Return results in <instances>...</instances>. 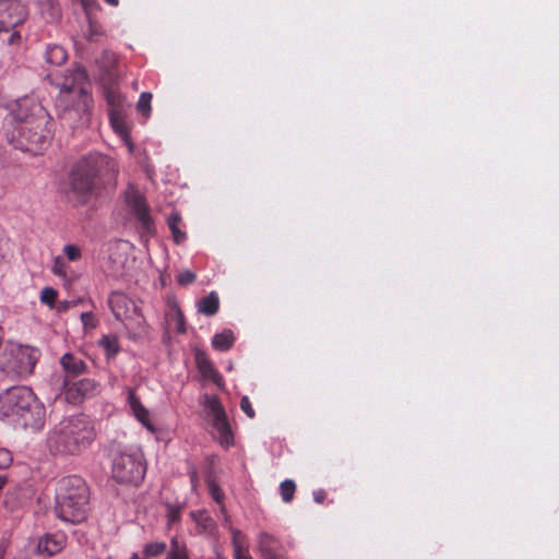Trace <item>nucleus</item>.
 <instances>
[{
	"label": "nucleus",
	"instance_id": "5fc2aeb1",
	"mask_svg": "<svg viewBox=\"0 0 559 559\" xmlns=\"http://www.w3.org/2000/svg\"><path fill=\"white\" fill-rule=\"evenodd\" d=\"M209 559H225V558H223L222 556H219V555L217 554L215 557H212V558H209Z\"/></svg>",
	"mask_w": 559,
	"mask_h": 559
},
{
	"label": "nucleus",
	"instance_id": "de8ad7c7",
	"mask_svg": "<svg viewBox=\"0 0 559 559\" xmlns=\"http://www.w3.org/2000/svg\"><path fill=\"white\" fill-rule=\"evenodd\" d=\"M85 10L91 9L95 4V0H80Z\"/></svg>",
	"mask_w": 559,
	"mask_h": 559
},
{
	"label": "nucleus",
	"instance_id": "a878e982",
	"mask_svg": "<svg viewBox=\"0 0 559 559\" xmlns=\"http://www.w3.org/2000/svg\"><path fill=\"white\" fill-rule=\"evenodd\" d=\"M116 250H118V248H116ZM109 259L111 262V273L115 276L122 275L124 271L126 259H123V257L119 254L117 251L112 252Z\"/></svg>",
	"mask_w": 559,
	"mask_h": 559
},
{
	"label": "nucleus",
	"instance_id": "ea45409f",
	"mask_svg": "<svg viewBox=\"0 0 559 559\" xmlns=\"http://www.w3.org/2000/svg\"><path fill=\"white\" fill-rule=\"evenodd\" d=\"M166 507H167V518H168L169 523H175V522L179 521L181 508L177 507V506H173L170 503H166Z\"/></svg>",
	"mask_w": 559,
	"mask_h": 559
},
{
	"label": "nucleus",
	"instance_id": "864d4df0",
	"mask_svg": "<svg viewBox=\"0 0 559 559\" xmlns=\"http://www.w3.org/2000/svg\"><path fill=\"white\" fill-rule=\"evenodd\" d=\"M110 5H117L119 3V0H105Z\"/></svg>",
	"mask_w": 559,
	"mask_h": 559
},
{
	"label": "nucleus",
	"instance_id": "58836bf2",
	"mask_svg": "<svg viewBox=\"0 0 559 559\" xmlns=\"http://www.w3.org/2000/svg\"><path fill=\"white\" fill-rule=\"evenodd\" d=\"M13 462V456L8 449L0 448V469L9 467Z\"/></svg>",
	"mask_w": 559,
	"mask_h": 559
},
{
	"label": "nucleus",
	"instance_id": "412c9836",
	"mask_svg": "<svg viewBox=\"0 0 559 559\" xmlns=\"http://www.w3.org/2000/svg\"><path fill=\"white\" fill-rule=\"evenodd\" d=\"M129 403L136 418L148 429L153 430L148 420L147 409L141 404L140 400L136 397L132 390L129 393Z\"/></svg>",
	"mask_w": 559,
	"mask_h": 559
},
{
	"label": "nucleus",
	"instance_id": "37998d69",
	"mask_svg": "<svg viewBox=\"0 0 559 559\" xmlns=\"http://www.w3.org/2000/svg\"><path fill=\"white\" fill-rule=\"evenodd\" d=\"M52 272L57 275L64 276V262L60 257H57L53 262Z\"/></svg>",
	"mask_w": 559,
	"mask_h": 559
},
{
	"label": "nucleus",
	"instance_id": "39448f33",
	"mask_svg": "<svg viewBox=\"0 0 559 559\" xmlns=\"http://www.w3.org/2000/svg\"><path fill=\"white\" fill-rule=\"evenodd\" d=\"M88 488L80 476L63 477L56 489V511L58 516L70 523H80L86 516Z\"/></svg>",
	"mask_w": 559,
	"mask_h": 559
},
{
	"label": "nucleus",
	"instance_id": "4be33fe9",
	"mask_svg": "<svg viewBox=\"0 0 559 559\" xmlns=\"http://www.w3.org/2000/svg\"><path fill=\"white\" fill-rule=\"evenodd\" d=\"M45 59L47 63L59 67L66 62L67 52L63 47L53 45L47 48Z\"/></svg>",
	"mask_w": 559,
	"mask_h": 559
},
{
	"label": "nucleus",
	"instance_id": "a211bd4d",
	"mask_svg": "<svg viewBox=\"0 0 559 559\" xmlns=\"http://www.w3.org/2000/svg\"><path fill=\"white\" fill-rule=\"evenodd\" d=\"M36 4L47 22H55L60 16V10L55 0H29Z\"/></svg>",
	"mask_w": 559,
	"mask_h": 559
},
{
	"label": "nucleus",
	"instance_id": "473e14b6",
	"mask_svg": "<svg viewBox=\"0 0 559 559\" xmlns=\"http://www.w3.org/2000/svg\"><path fill=\"white\" fill-rule=\"evenodd\" d=\"M98 62L106 72H109L116 66L117 57L114 52L105 50Z\"/></svg>",
	"mask_w": 559,
	"mask_h": 559
},
{
	"label": "nucleus",
	"instance_id": "f257e3e1",
	"mask_svg": "<svg viewBox=\"0 0 559 559\" xmlns=\"http://www.w3.org/2000/svg\"><path fill=\"white\" fill-rule=\"evenodd\" d=\"M11 115L14 124L7 136L12 145L33 154L47 145L51 134L50 116L36 98L25 96L17 99L11 108Z\"/></svg>",
	"mask_w": 559,
	"mask_h": 559
},
{
	"label": "nucleus",
	"instance_id": "f03ea898",
	"mask_svg": "<svg viewBox=\"0 0 559 559\" xmlns=\"http://www.w3.org/2000/svg\"><path fill=\"white\" fill-rule=\"evenodd\" d=\"M116 173L114 159L99 153L90 154L73 165L62 193L72 205H84L98 193L105 179L114 178Z\"/></svg>",
	"mask_w": 559,
	"mask_h": 559
},
{
	"label": "nucleus",
	"instance_id": "e433bc0d",
	"mask_svg": "<svg viewBox=\"0 0 559 559\" xmlns=\"http://www.w3.org/2000/svg\"><path fill=\"white\" fill-rule=\"evenodd\" d=\"M63 252L70 261H78L82 255L81 249L75 245H67Z\"/></svg>",
	"mask_w": 559,
	"mask_h": 559
},
{
	"label": "nucleus",
	"instance_id": "4c0bfd02",
	"mask_svg": "<svg viewBox=\"0 0 559 559\" xmlns=\"http://www.w3.org/2000/svg\"><path fill=\"white\" fill-rule=\"evenodd\" d=\"M195 277H197L195 273H193L192 271L186 270L177 276V282L179 285L186 286V285L193 283L195 281Z\"/></svg>",
	"mask_w": 559,
	"mask_h": 559
},
{
	"label": "nucleus",
	"instance_id": "f704fd0d",
	"mask_svg": "<svg viewBox=\"0 0 559 559\" xmlns=\"http://www.w3.org/2000/svg\"><path fill=\"white\" fill-rule=\"evenodd\" d=\"M57 299V290L51 287H45L40 293V301L52 308Z\"/></svg>",
	"mask_w": 559,
	"mask_h": 559
},
{
	"label": "nucleus",
	"instance_id": "393cba45",
	"mask_svg": "<svg viewBox=\"0 0 559 559\" xmlns=\"http://www.w3.org/2000/svg\"><path fill=\"white\" fill-rule=\"evenodd\" d=\"M106 99L109 106V112H124V98L118 92L114 90L107 91Z\"/></svg>",
	"mask_w": 559,
	"mask_h": 559
},
{
	"label": "nucleus",
	"instance_id": "49530a36",
	"mask_svg": "<svg viewBox=\"0 0 559 559\" xmlns=\"http://www.w3.org/2000/svg\"><path fill=\"white\" fill-rule=\"evenodd\" d=\"M190 477H191V483H192V486L193 488L197 486V478H198V475H197V471L194 467H192L190 469Z\"/></svg>",
	"mask_w": 559,
	"mask_h": 559
},
{
	"label": "nucleus",
	"instance_id": "a19ab883",
	"mask_svg": "<svg viewBox=\"0 0 559 559\" xmlns=\"http://www.w3.org/2000/svg\"><path fill=\"white\" fill-rule=\"evenodd\" d=\"M240 407L242 409V412L249 417V418H253L255 416V413L252 408V405L248 399V396H243L240 401Z\"/></svg>",
	"mask_w": 559,
	"mask_h": 559
},
{
	"label": "nucleus",
	"instance_id": "c03bdc74",
	"mask_svg": "<svg viewBox=\"0 0 559 559\" xmlns=\"http://www.w3.org/2000/svg\"><path fill=\"white\" fill-rule=\"evenodd\" d=\"M76 71H84V70H83V69H81V68H75V69H73L72 71H70V72H69V74L64 75V79H63L62 83L68 82V83H70V84H71V83L73 84V83H74V82H73V81H74V80H73V79H74V73H75ZM60 84H61V82H60V83H58V85H59V86H60Z\"/></svg>",
	"mask_w": 559,
	"mask_h": 559
},
{
	"label": "nucleus",
	"instance_id": "6e6552de",
	"mask_svg": "<svg viewBox=\"0 0 559 559\" xmlns=\"http://www.w3.org/2000/svg\"><path fill=\"white\" fill-rule=\"evenodd\" d=\"M36 361L34 349L11 344L0 355V369L11 378H24L33 372Z\"/></svg>",
	"mask_w": 559,
	"mask_h": 559
},
{
	"label": "nucleus",
	"instance_id": "6ab92c4d",
	"mask_svg": "<svg viewBox=\"0 0 559 559\" xmlns=\"http://www.w3.org/2000/svg\"><path fill=\"white\" fill-rule=\"evenodd\" d=\"M219 299L215 292H211L206 297L198 301V311L204 316H213L217 312Z\"/></svg>",
	"mask_w": 559,
	"mask_h": 559
},
{
	"label": "nucleus",
	"instance_id": "9b49d317",
	"mask_svg": "<svg viewBox=\"0 0 559 559\" xmlns=\"http://www.w3.org/2000/svg\"><path fill=\"white\" fill-rule=\"evenodd\" d=\"M124 201L128 211L136 217L147 233H151L153 219L144 195L134 186L129 185L124 192Z\"/></svg>",
	"mask_w": 559,
	"mask_h": 559
},
{
	"label": "nucleus",
	"instance_id": "aec40b11",
	"mask_svg": "<svg viewBox=\"0 0 559 559\" xmlns=\"http://www.w3.org/2000/svg\"><path fill=\"white\" fill-rule=\"evenodd\" d=\"M166 321L168 325L175 326L178 333L183 334L186 332V323L185 317L177 304H173L169 308L168 313L166 314Z\"/></svg>",
	"mask_w": 559,
	"mask_h": 559
},
{
	"label": "nucleus",
	"instance_id": "6e6d98bb",
	"mask_svg": "<svg viewBox=\"0 0 559 559\" xmlns=\"http://www.w3.org/2000/svg\"><path fill=\"white\" fill-rule=\"evenodd\" d=\"M132 558H133V559H138V555H136V554H133Z\"/></svg>",
	"mask_w": 559,
	"mask_h": 559
},
{
	"label": "nucleus",
	"instance_id": "f3484780",
	"mask_svg": "<svg viewBox=\"0 0 559 559\" xmlns=\"http://www.w3.org/2000/svg\"><path fill=\"white\" fill-rule=\"evenodd\" d=\"M276 540L266 534L259 536V550L263 559H286L276 551Z\"/></svg>",
	"mask_w": 559,
	"mask_h": 559
},
{
	"label": "nucleus",
	"instance_id": "603ef678",
	"mask_svg": "<svg viewBox=\"0 0 559 559\" xmlns=\"http://www.w3.org/2000/svg\"><path fill=\"white\" fill-rule=\"evenodd\" d=\"M16 38H20L19 34H17V33H12V34H11V36H10L9 41H10V43H14V40H15Z\"/></svg>",
	"mask_w": 559,
	"mask_h": 559
},
{
	"label": "nucleus",
	"instance_id": "ddd939ff",
	"mask_svg": "<svg viewBox=\"0 0 559 559\" xmlns=\"http://www.w3.org/2000/svg\"><path fill=\"white\" fill-rule=\"evenodd\" d=\"M64 400L70 404H79L83 399L92 394L96 389V382L91 379H82L70 383L66 378L63 381Z\"/></svg>",
	"mask_w": 559,
	"mask_h": 559
},
{
	"label": "nucleus",
	"instance_id": "b1692460",
	"mask_svg": "<svg viewBox=\"0 0 559 559\" xmlns=\"http://www.w3.org/2000/svg\"><path fill=\"white\" fill-rule=\"evenodd\" d=\"M235 341L231 331H223L222 333L215 334L212 340V345L218 350H228Z\"/></svg>",
	"mask_w": 559,
	"mask_h": 559
},
{
	"label": "nucleus",
	"instance_id": "bb28decb",
	"mask_svg": "<svg viewBox=\"0 0 559 559\" xmlns=\"http://www.w3.org/2000/svg\"><path fill=\"white\" fill-rule=\"evenodd\" d=\"M180 222V216L178 214H173L168 217V226L173 233L174 240L176 243H180L186 235L178 228V224Z\"/></svg>",
	"mask_w": 559,
	"mask_h": 559
},
{
	"label": "nucleus",
	"instance_id": "79ce46f5",
	"mask_svg": "<svg viewBox=\"0 0 559 559\" xmlns=\"http://www.w3.org/2000/svg\"><path fill=\"white\" fill-rule=\"evenodd\" d=\"M81 321L85 328L94 329L96 326V322L92 312H83L81 314Z\"/></svg>",
	"mask_w": 559,
	"mask_h": 559
},
{
	"label": "nucleus",
	"instance_id": "c756f323",
	"mask_svg": "<svg viewBox=\"0 0 559 559\" xmlns=\"http://www.w3.org/2000/svg\"><path fill=\"white\" fill-rule=\"evenodd\" d=\"M152 94L144 92L140 95L136 104V109L145 117L150 116L151 112Z\"/></svg>",
	"mask_w": 559,
	"mask_h": 559
},
{
	"label": "nucleus",
	"instance_id": "7ed1b4c3",
	"mask_svg": "<svg viewBox=\"0 0 559 559\" xmlns=\"http://www.w3.org/2000/svg\"><path fill=\"white\" fill-rule=\"evenodd\" d=\"M74 83L60 84L59 118L72 128L86 127L91 121L92 96L85 71L74 73Z\"/></svg>",
	"mask_w": 559,
	"mask_h": 559
},
{
	"label": "nucleus",
	"instance_id": "8fccbe9b",
	"mask_svg": "<svg viewBox=\"0 0 559 559\" xmlns=\"http://www.w3.org/2000/svg\"><path fill=\"white\" fill-rule=\"evenodd\" d=\"M74 305L72 301H64L60 305V309L67 310L70 306Z\"/></svg>",
	"mask_w": 559,
	"mask_h": 559
},
{
	"label": "nucleus",
	"instance_id": "f8f14e48",
	"mask_svg": "<svg viewBox=\"0 0 559 559\" xmlns=\"http://www.w3.org/2000/svg\"><path fill=\"white\" fill-rule=\"evenodd\" d=\"M25 16V8L19 0H0V32L12 31Z\"/></svg>",
	"mask_w": 559,
	"mask_h": 559
},
{
	"label": "nucleus",
	"instance_id": "09e8293b",
	"mask_svg": "<svg viewBox=\"0 0 559 559\" xmlns=\"http://www.w3.org/2000/svg\"><path fill=\"white\" fill-rule=\"evenodd\" d=\"M234 556L235 559H252V557L247 551Z\"/></svg>",
	"mask_w": 559,
	"mask_h": 559
},
{
	"label": "nucleus",
	"instance_id": "20e7f679",
	"mask_svg": "<svg viewBox=\"0 0 559 559\" xmlns=\"http://www.w3.org/2000/svg\"><path fill=\"white\" fill-rule=\"evenodd\" d=\"M95 438L94 428L83 417L62 420L48 438L52 454L76 455L87 449Z\"/></svg>",
	"mask_w": 559,
	"mask_h": 559
},
{
	"label": "nucleus",
	"instance_id": "5701e85b",
	"mask_svg": "<svg viewBox=\"0 0 559 559\" xmlns=\"http://www.w3.org/2000/svg\"><path fill=\"white\" fill-rule=\"evenodd\" d=\"M109 120L112 129L121 136L123 141H129V131L124 122L123 112H109Z\"/></svg>",
	"mask_w": 559,
	"mask_h": 559
},
{
	"label": "nucleus",
	"instance_id": "72a5a7b5",
	"mask_svg": "<svg viewBox=\"0 0 559 559\" xmlns=\"http://www.w3.org/2000/svg\"><path fill=\"white\" fill-rule=\"evenodd\" d=\"M99 343L108 354H117L119 350L118 340L115 336L105 335Z\"/></svg>",
	"mask_w": 559,
	"mask_h": 559
},
{
	"label": "nucleus",
	"instance_id": "423d86ee",
	"mask_svg": "<svg viewBox=\"0 0 559 559\" xmlns=\"http://www.w3.org/2000/svg\"><path fill=\"white\" fill-rule=\"evenodd\" d=\"M41 407L29 388L12 386L0 394V416H19L24 426H37L41 420Z\"/></svg>",
	"mask_w": 559,
	"mask_h": 559
},
{
	"label": "nucleus",
	"instance_id": "0eeeda50",
	"mask_svg": "<svg viewBox=\"0 0 559 559\" xmlns=\"http://www.w3.org/2000/svg\"><path fill=\"white\" fill-rule=\"evenodd\" d=\"M108 304L116 319L123 322L133 337H141L147 333L145 319L135 301L123 293L114 292Z\"/></svg>",
	"mask_w": 559,
	"mask_h": 559
},
{
	"label": "nucleus",
	"instance_id": "cd10ccee",
	"mask_svg": "<svg viewBox=\"0 0 559 559\" xmlns=\"http://www.w3.org/2000/svg\"><path fill=\"white\" fill-rule=\"evenodd\" d=\"M166 559H189L186 547L180 545L177 538L171 539V549Z\"/></svg>",
	"mask_w": 559,
	"mask_h": 559
},
{
	"label": "nucleus",
	"instance_id": "4468645a",
	"mask_svg": "<svg viewBox=\"0 0 559 559\" xmlns=\"http://www.w3.org/2000/svg\"><path fill=\"white\" fill-rule=\"evenodd\" d=\"M195 362L199 371L203 374V377L213 380L217 385L221 384L222 378L204 352L199 349L195 350Z\"/></svg>",
	"mask_w": 559,
	"mask_h": 559
},
{
	"label": "nucleus",
	"instance_id": "a18cd8bd",
	"mask_svg": "<svg viewBox=\"0 0 559 559\" xmlns=\"http://www.w3.org/2000/svg\"><path fill=\"white\" fill-rule=\"evenodd\" d=\"M314 501L321 503L325 499V493L323 490H318L313 493Z\"/></svg>",
	"mask_w": 559,
	"mask_h": 559
},
{
	"label": "nucleus",
	"instance_id": "c85d7f7f",
	"mask_svg": "<svg viewBox=\"0 0 559 559\" xmlns=\"http://www.w3.org/2000/svg\"><path fill=\"white\" fill-rule=\"evenodd\" d=\"M230 532L233 536L231 544L234 548V555L247 551L245 548V536L242 535V533L237 528H230Z\"/></svg>",
	"mask_w": 559,
	"mask_h": 559
},
{
	"label": "nucleus",
	"instance_id": "1a4fd4ad",
	"mask_svg": "<svg viewBox=\"0 0 559 559\" xmlns=\"http://www.w3.org/2000/svg\"><path fill=\"white\" fill-rule=\"evenodd\" d=\"M145 475V465L139 455L119 453L112 462V478L121 484L138 485Z\"/></svg>",
	"mask_w": 559,
	"mask_h": 559
},
{
	"label": "nucleus",
	"instance_id": "7c9ffc66",
	"mask_svg": "<svg viewBox=\"0 0 559 559\" xmlns=\"http://www.w3.org/2000/svg\"><path fill=\"white\" fill-rule=\"evenodd\" d=\"M295 491L296 485L293 480L287 479L281 484V496L286 503L294 499Z\"/></svg>",
	"mask_w": 559,
	"mask_h": 559
},
{
	"label": "nucleus",
	"instance_id": "c9c22d12",
	"mask_svg": "<svg viewBox=\"0 0 559 559\" xmlns=\"http://www.w3.org/2000/svg\"><path fill=\"white\" fill-rule=\"evenodd\" d=\"M207 486H209V491H210L212 498L218 504H222L223 503V499H224V495L221 491L218 485L214 480H209Z\"/></svg>",
	"mask_w": 559,
	"mask_h": 559
},
{
	"label": "nucleus",
	"instance_id": "2f4dec72",
	"mask_svg": "<svg viewBox=\"0 0 559 559\" xmlns=\"http://www.w3.org/2000/svg\"><path fill=\"white\" fill-rule=\"evenodd\" d=\"M166 550V544L164 542H153L144 547V555L147 557H157L164 554Z\"/></svg>",
	"mask_w": 559,
	"mask_h": 559
},
{
	"label": "nucleus",
	"instance_id": "3c124183",
	"mask_svg": "<svg viewBox=\"0 0 559 559\" xmlns=\"http://www.w3.org/2000/svg\"><path fill=\"white\" fill-rule=\"evenodd\" d=\"M124 143L127 144V146H128V148H129V152H131V153H132V152H133V150H134V145H133V143H132L131 139L129 138V141H124Z\"/></svg>",
	"mask_w": 559,
	"mask_h": 559
},
{
	"label": "nucleus",
	"instance_id": "9d476101",
	"mask_svg": "<svg viewBox=\"0 0 559 559\" xmlns=\"http://www.w3.org/2000/svg\"><path fill=\"white\" fill-rule=\"evenodd\" d=\"M204 406L212 416V426L218 433V440L224 445L233 443V433L226 412L216 396H205Z\"/></svg>",
	"mask_w": 559,
	"mask_h": 559
},
{
	"label": "nucleus",
	"instance_id": "2eb2a0df",
	"mask_svg": "<svg viewBox=\"0 0 559 559\" xmlns=\"http://www.w3.org/2000/svg\"><path fill=\"white\" fill-rule=\"evenodd\" d=\"M64 546V538L62 536L46 535L39 539L37 549L40 554L52 556L59 552Z\"/></svg>",
	"mask_w": 559,
	"mask_h": 559
},
{
	"label": "nucleus",
	"instance_id": "dca6fc26",
	"mask_svg": "<svg viewBox=\"0 0 559 559\" xmlns=\"http://www.w3.org/2000/svg\"><path fill=\"white\" fill-rule=\"evenodd\" d=\"M60 364L66 371L67 377L80 376L86 369L85 362L70 353H67L61 357Z\"/></svg>",
	"mask_w": 559,
	"mask_h": 559
}]
</instances>
